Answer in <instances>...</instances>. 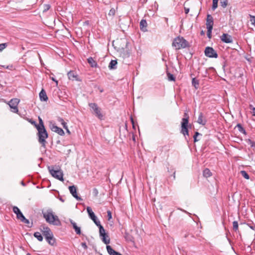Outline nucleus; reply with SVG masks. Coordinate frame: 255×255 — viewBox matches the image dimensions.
Instances as JSON below:
<instances>
[{
	"instance_id": "obj_28",
	"label": "nucleus",
	"mask_w": 255,
	"mask_h": 255,
	"mask_svg": "<svg viewBox=\"0 0 255 255\" xmlns=\"http://www.w3.org/2000/svg\"><path fill=\"white\" fill-rule=\"evenodd\" d=\"M33 235L39 241L41 242L43 241V237L39 232H35Z\"/></svg>"
},
{
	"instance_id": "obj_12",
	"label": "nucleus",
	"mask_w": 255,
	"mask_h": 255,
	"mask_svg": "<svg viewBox=\"0 0 255 255\" xmlns=\"http://www.w3.org/2000/svg\"><path fill=\"white\" fill-rule=\"evenodd\" d=\"M51 129L52 131L57 133L60 135H63L64 134V130L60 128H59L55 125H52L51 126Z\"/></svg>"
},
{
	"instance_id": "obj_17",
	"label": "nucleus",
	"mask_w": 255,
	"mask_h": 255,
	"mask_svg": "<svg viewBox=\"0 0 255 255\" xmlns=\"http://www.w3.org/2000/svg\"><path fill=\"white\" fill-rule=\"evenodd\" d=\"M107 252L110 255H122L121 253L115 251L110 246L106 247Z\"/></svg>"
},
{
	"instance_id": "obj_29",
	"label": "nucleus",
	"mask_w": 255,
	"mask_h": 255,
	"mask_svg": "<svg viewBox=\"0 0 255 255\" xmlns=\"http://www.w3.org/2000/svg\"><path fill=\"white\" fill-rule=\"evenodd\" d=\"M57 120L62 124V125L65 129H67V123L64 121V120L62 118H58Z\"/></svg>"
},
{
	"instance_id": "obj_18",
	"label": "nucleus",
	"mask_w": 255,
	"mask_h": 255,
	"mask_svg": "<svg viewBox=\"0 0 255 255\" xmlns=\"http://www.w3.org/2000/svg\"><path fill=\"white\" fill-rule=\"evenodd\" d=\"M39 95L41 101L46 102L48 99L46 93L43 89H42Z\"/></svg>"
},
{
	"instance_id": "obj_22",
	"label": "nucleus",
	"mask_w": 255,
	"mask_h": 255,
	"mask_svg": "<svg viewBox=\"0 0 255 255\" xmlns=\"http://www.w3.org/2000/svg\"><path fill=\"white\" fill-rule=\"evenodd\" d=\"M48 244L50 245L53 246L55 243V240L54 238L53 234L45 239Z\"/></svg>"
},
{
	"instance_id": "obj_43",
	"label": "nucleus",
	"mask_w": 255,
	"mask_h": 255,
	"mask_svg": "<svg viewBox=\"0 0 255 255\" xmlns=\"http://www.w3.org/2000/svg\"><path fill=\"white\" fill-rule=\"evenodd\" d=\"M92 193L94 196L96 197L98 196V195L99 194V191L97 188H94L93 189Z\"/></svg>"
},
{
	"instance_id": "obj_59",
	"label": "nucleus",
	"mask_w": 255,
	"mask_h": 255,
	"mask_svg": "<svg viewBox=\"0 0 255 255\" xmlns=\"http://www.w3.org/2000/svg\"><path fill=\"white\" fill-rule=\"evenodd\" d=\"M100 91L101 93H102L104 91V90H103V89H102L100 90Z\"/></svg>"
},
{
	"instance_id": "obj_25",
	"label": "nucleus",
	"mask_w": 255,
	"mask_h": 255,
	"mask_svg": "<svg viewBox=\"0 0 255 255\" xmlns=\"http://www.w3.org/2000/svg\"><path fill=\"white\" fill-rule=\"evenodd\" d=\"M87 211L88 213V215L90 217V218L92 219L93 218H94L95 217H96L94 214V213L93 212L92 209L90 207H88L87 208Z\"/></svg>"
},
{
	"instance_id": "obj_37",
	"label": "nucleus",
	"mask_w": 255,
	"mask_h": 255,
	"mask_svg": "<svg viewBox=\"0 0 255 255\" xmlns=\"http://www.w3.org/2000/svg\"><path fill=\"white\" fill-rule=\"evenodd\" d=\"M233 230L235 231H237L238 230V223L237 221H235L233 223Z\"/></svg>"
},
{
	"instance_id": "obj_36",
	"label": "nucleus",
	"mask_w": 255,
	"mask_h": 255,
	"mask_svg": "<svg viewBox=\"0 0 255 255\" xmlns=\"http://www.w3.org/2000/svg\"><path fill=\"white\" fill-rule=\"evenodd\" d=\"M12 211L16 215L21 212L19 209L16 206H13L12 207Z\"/></svg>"
},
{
	"instance_id": "obj_44",
	"label": "nucleus",
	"mask_w": 255,
	"mask_h": 255,
	"mask_svg": "<svg viewBox=\"0 0 255 255\" xmlns=\"http://www.w3.org/2000/svg\"><path fill=\"white\" fill-rule=\"evenodd\" d=\"M50 7L51 6L49 4H44L43 12H46L47 10H48L50 9Z\"/></svg>"
},
{
	"instance_id": "obj_26",
	"label": "nucleus",
	"mask_w": 255,
	"mask_h": 255,
	"mask_svg": "<svg viewBox=\"0 0 255 255\" xmlns=\"http://www.w3.org/2000/svg\"><path fill=\"white\" fill-rule=\"evenodd\" d=\"M102 237V241L106 245H108L110 242V239L109 236L106 234V235H103L101 236Z\"/></svg>"
},
{
	"instance_id": "obj_9",
	"label": "nucleus",
	"mask_w": 255,
	"mask_h": 255,
	"mask_svg": "<svg viewBox=\"0 0 255 255\" xmlns=\"http://www.w3.org/2000/svg\"><path fill=\"white\" fill-rule=\"evenodd\" d=\"M69 189L70 193L72 195V196L76 198L78 201H82V199L78 196L77 193V189L76 186L74 185L70 186L69 187Z\"/></svg>"
},
{
	"instance_id": "obj_57",
	"label": "nucleus",
	"mask_w": 255,
	"mask_h": 255,
	"mask_svg": "<svg viewBox=\"0 0 255 255\" xmlns=\"http://www.w3.org/2000/svg\"><path fill=\"white\" fill-rule=\"evenodd\" d=\"M21 184L23 186H25V184L23 181H21Z\"/></svg>"
},
{
	"instance_id": "obj_52",
	"label": "nucleus",
	"mask_w": 255,
	"mask_h": 255,
	"mask_svg": "<svg viewBox=\"0 0 255 255\" xmlns=\"http://www.w3.org/2000/svg\"><path fill=\"white\" fill-rule=\"evenodd\" d=\"M131 123L132 124V127H133V128H135V126H134V122H133V120L132 118H131Z\"/></svg>"
},
{
	"instance_id": "obj_41",
	"label": "nucleus",
	"mask_w": 255,
	"mask_h": 255,
	"mask_svg": "<svg viewBox=\"0 0 255 255\" xmlns=\"http://www.w3.org/2000/svg\"><path fill=\"white\" fill-rule=\"evenodd\" d=\"M25 217L24 216V215H23V214L22 213V212L19 213V214H17L16 215V218L17 219L19 220L20 221H21V220H22Z\"/></svg>"
},
{
	"instance_id": "obj_38",
	"label": "nucleus",
	"mask_w": 255,
	"mask_h": 255,
	"mask_svg": "<svg viewBox=\"0 0 255 255\" xmlns=\"http://www.w3.org/2000/svg\"><path fill=\"white\" fill-rule=\"evenodd\" d=\"M219 0H213L212 9L215 10L218 6V2Z\"/></svg>"
},
{
	"instance_id": "obj_30",
	"label": "nucleus",
	"mask_w": 255,
	"mask_h": 255,
	"mask_svg": "<svg viewBox=\"0 0 255 255\" xmlns=\"http://www.w3.org/2000/svg\"><path fill=\"white\" fill-rule=\"evenodd\" d=\"M167 76L168 81H175V77H174V76L173 74H172L169 72H167Z\"/></svg>"
},
{
	"instance_id": "obj_61",
	"label": "nucleus",
	"mask_w": 255,
	"mask_h": 255,
	"mask_svg": "<svg viewBox=\"0 0 255 255\" xmlns=\"http://www.w3.org/2000/svg\"><path fill=\"white\" fill-rule=\"evenodd\" d=\"M67 130V131L68 132V133H70V131L68 129V128H67V129H66Z\"/></svg>"
},
{
	"instance_id": "obj_24",
	"label": "nucleus",
	"mask_w": 255,
	"mask_h": 255,
	"mask_svg": "<svg viewBox=\"0 0 255 255\" xmlns=\"http://www.w3.org/2000/svg\"><path fill=\"white\" fill-rule=\"evenodd\" d=\"M21 222L26 224L28 228H31L33 226V223L30 222L29 220L25 218V217L21 220Z\"/></svg>"
},
{
	"instance_id": "obj_13",
	"label": "nucleus",
	"mask_w": 255,
	"mask_h": 255,
	"mask_svg": "<svg viewBox=\"0 0 255 255\" xmlns=\"http://www.w3.org/2000/svg\"><path fill=\"white\" fill-rule=\"evenodd\" d=\"M197 122L202 126H205L207 123V120L204 117L202 113H200Z\"/></svg>"
},
{
	"instance_id": "obj_34",
	"label": "nucleus",
	"mask_w": 255,
	"mask_h": 255,
	"mask_svg": "<svg viewBox=\"0 0 255 255\" xmlns=\"http://www.w3.org/2000/svg\"><path fill=\"white\" fill-rule=\"evenodd\" d=\"M241 175L246 179H249L250 178V176L249 174L246 171L242 170L241 171Z\"/></svg>"
},
{
	"instance_id": "obj_10",
	"label": "nucleus",
	"mask_w": 255,
	"mask_h": 255,
	"mask_svg": "<svg viewBox=\"0 0 255 255\" xmlns=\"http://www.w3.org/2000/svg\"><path fill=\"white\" fill-rule=\"evenodd\" d=\"M40 229L45 239L53 235L50 228L47 226H43Z\"/></svg>"
},
{
	"instance_id": "obj_64",
	"label": "nucleus",
	"mask_w": 255,
	"mask_h": 255,
	"mask_svg": "<svg viewBox=\"0 0 255 255\" xmlns=\"http://www.w3.org/2000/svg\"><path fill=\"white\" fill-rule=\"evenodd\" d=\"M184 212H185V213H187V214H189V213H188L187 211H184Z\"/></svg>"
},
{
	"instance_id": "obj_45",
	"label": "nucleus",
	"mask_w": 255,
	"mask_h": 255,
	"mask_svg": "<svg viewBox=\"0 0 255 255\" xmlns=\"http://www.w3.org/2000/svg\"><path fill=\"white\" fill-rule=\"evenodd\" d=\"M199 134H200V133H199L198 132H197V131H196V132L195 133V134H194V135L193 136V138H194V141L195 142H196V141H198L199 140V139H198L197 138V136H198V135H199Z\"/></svg>"
},
{
	"instance_id": "obj_5",
	"label": "nucleus",
	"mask_w": 255,
	"mask_h": 255,
	"mask_svg": "<svg viewBox=\"0 0 255 255\" xmlns=\"http://www.w3.org/2000/svg\"><path fill=\"white\" fill-rule=\"evenodd\" d=\"M48 169L50 173L53 177L61 181H64L63 174L61 170H55L53 167L50 168V167H48Z\"/></svg>"
},
{
	"instance_id": "obj_8",
	"label": "nucleus",
	"mask_w": 255,
	"mask_h": 255,
	"mask_svg": "<svg viewBox=\"0 0 255 255\" xmlns=\"http://www.w3.org/2000/svg\"><path fill=\"white\" fill-rule=\"evenodd\" d=\"M205 54L210 58H217L218 54L216 51L211 47H207L205 50Z\"/></svg>"
},
{
	"instance_id": "obj_27",
	"label": "nucleus",
	"mask_w": 255,
	"mask_h": 255,
	"mask_svg": "<svg viewBox=\"0 0 255 255\" xmlns=\"http://www.w3.org/2000/svg\"><path fill=\"white\" fill-rule=\"evenodd\" d=\"M192 84L195 88V89H197L199 85V80L196 79L195 78H193L192 79Z\"/></svg>"
},
{
	"instance_id": "obj_4",
	"label": "nucleus",
	"mask_w": 255,
	"mask_h": 255,
	"mask_svg": "<svg viewBox=\"0 0 255 255\" xmlns=\"http://www.w3.org/2000/svg\"><path fill=\"white\" fill-rule=\"evenodd\" d=\"M184 117L182 119L180 132L183 134L185 137H186V135H189V131L188 129L189 116L186 113H185Z\"/></svg>"
},
{
	"instance_id": "obj_58",
	"label": "nucleus",
	"mask_w": 255,
	"mask_h": 255,
	"mask_svg": "<svg viewBox=\"0 0 255 255\" xmlns=\"http://www.w3.org/2000/svg\"><path fill=\"white\" fill-rule=\"evenodd\" d=\"M126 55L127 56V57H129V53L128 52H127V54H126Z\"/></svg>"
},
{
	"instance_id": "obj_3",
	"label": "nucleus",
	"mask_w": 255,
	"mask_h": 255,
	"mask_svg": "<svg viewBox=\"0 0 255 255\" xmlns=\"http://www.w3.org/2000/svg\"><path fill=\"white\" fill-rule=\"evenodd\" d=\"M172 46L176 49H180L188 47L189 43L183 37L179 36L174 39L172 42Z\"/></svg>"
},
{
	"instance_id": "obj_50",
	"label": "nucleus",
	"mask_w": 255,
	"mask_h": 255,
	"mask_svg": "<svg viewBox=\"0 0 255 255\" xmlns=\"http://www.w3.org/2000/svg\"><path fill=\"white\" fill-rule=\"evenodd\" d=\"M3 67H5L6 69H11L13 67V66L11 65L7 66L6 67H5V66H3Z\"/></svg>"
},
{
	"instance_id": "obj_62",
	"label": "nucleus",
	"mask_w": 255,
	"mask_h": 255,
	"mask_svg": "<svg viewBox=\"0 0 255 255\" xmlns=\"http://www.w3.org/2000/svg\"><path fill=\"white\" fill-rule=\"evenodd\" d=\"M60 200L62 201V202H64V200L62 199V198H60Z\"/></svg>"
},
{
	"instance_id": "obj_16",
	"label": "nucleus",
	"mask_w": 255,
	"mask_h": 255,
	"mask_svg": "<svg viewBox=\"0 0 255 255\" xmlns=\"http://www.w3.org/2000/svg\"><path fill=\"white\" fill-rule=\"evenodd\" d=\"M213 18L210 14H208L206 19V26L207 27H212L213 25Z\"/></svg>"
},
{
	"instance_id": "obj_55",
	"label": "nucleus",
	"mask_w": 255,
	"mask_h": 255,
	"mask_svg": "<svg viewBox=\"0 0 255 255\" xmlns=\"http://www.w3.org/2000/svg\"><path fill=\"white\" fill-rule=\"evenodd\" d=\"M51 79H52V80H53V81H55V82L56 83V84H58V81H57L56 80H55V79H54L53 77H52V78H51Z\"/></svg>"
},
{
	"instance_id": "obj_33",
	"label": "nucleus",
	"mask_w": 255,
	"mask_h": 255,
	"mask_svg": "<svg viewBox=\"0 0 255 255\" xmlns=\"http://www.w3.org/2000/svg\"><path fill=\"white\" fill-rule=\"evenodd\" d=\"M228 0H220V3L221 6L225 8L228 5Z\"/></svg>"
},
{
	"instance_id": "obj_7",
	"label": "nucleus",
	"mask_w": 255,
	"mask_h": 255,
	"mask_svg": "<svg viewBox=\"0 0 255 255\" xmlns=\"http://www.w3.org/2000/svg\"><path fill=\"white\" fill-rule=\"evenodd\" d=\"M19 102V100L16 98L12 99L9 101L8 105L10 108L12 109L11 110L12 112L14 113H18V110L17 108V105Z\"/></svg>"
},
{
	"instance_id": "obj_1",
	"label": "nucleus",
	"mask_w": 255,
	"mask_h": 255,
	"mask_svg": "<svg viewBox=\"0 0 255 255\" xmlns=\"http://www.w3.org/2000/svg\"><path fill=\"white\" fill-rule=\"evenodd\" d=\"M39 124L36 125V128L38 130V141L42 146L45 147L46 141V138L48 137V133L45 128L42 119L39 117Z\"/></svg>"
},
{
	"instance_id": "obj_21",
	"label": "nucleus",
	"mask_w": 255,
	"mask_h": 255,
	"mask_svg": "<svg viewBox=\"0 0 255 255\" xmlns=\"http://www.w3.org/2000/svg\"><path fill=\"white\" fill-rule=\"evenodd\" d=\"M117 61L116 60H112L109 65V68L111 70L117 69Z\"/></svg>"
},
{
	"instance_id": "obj_48",
	"label": "nucleus",
	"mask_w": 255,
	"mask_h": 255,
	"mask_svg": "<svg viewBox=\"0 0 255 255\" xmlns=\"http://www.w3.org/2000/svg\"><path fill=\"white\" fill-rule=\"evenodd\" d=\"M108 220H110L112 218V213L111 211H108L107 212Z\"/></svg>"
},
{
	"instance_id": "obj_32",
	"label": "nucleus",
	"mask_w": 255,
	"mask_h": 255,
	"mask_svg": "<svg viewBox=\"0 0 255 255\" xmlns=\"http://www.w3.org/2000/svg\"><path fill=\"white\" fill-rule=\"evenodd\" d=\"M237 127L238 128V130L241 132L243 133L244 134H246V131L245 129H244V128L242 127V126L241 124H238L237 125Z\"/></svg>"
},
{
	"instance_id": "obj_42",
	"label": "nucleus",
	"mask_w": 255,
	"mask_h": 255,
	"mask_svg": "<svg viewBox=\"0 0 255 255\" xmlns=\"http://www.w3.org/2000/svg\"><path fill=\"white\" fill-rule=\"evenodd\" d=\"M6 46H7L6 43H4L0 44V51H2L4 48H6Z\"/></svg>"
},
{
	"instance_id": "obj_49",
	"label": "nucleus",
	"mask_w": 255,
	"mask_h": 255,
	"mask_svg": "<svg viewBox=\"0 0 255 255\" xmlns=\"http://www.w3.org/2000/svg\"><path fill=\"white\" fill-rule=\"evenodd\" d=\"M184 10H185V13L186 14H187V13H188V12H189V10H190V9H189V8L185 7H184Z\"/></svg>"
},
{
	"instance_id": "obj_40",
	"label": "nucleus",
	"mask_w": 255,
	"mask_h": 255,
	"mask_svg": "<svg viewBox=\"0 0 255 255\" xmlns=\"http://www.w3.org/2000/svg\"><path fill=\"white\" fill-rule=\"evenodd\" d=\"M249 16L250 17V21L251 22V24L252 25H255V16L250 14Z\"/></svg>"
},
{
	"instance_id": "obj_15",
	"label": "nucleus",
	"mask_w": 255,
	"mask_h": 255,
	"mask_svg": "<svg viewBox=\"0 0 255 255\" xmlns=\"http://www.w3.org/2000/svg\"><path fill=\"white\" fill-rule=\"evenodd\" d=\"M69 221H70V223L72 225V227H73V229H74L77 235H80L81 234L80 227L77 226V224L74 221H73L72 220L70 219Z\"/></svg>"
},
{
	"instance_id": "obj_56",
	"label": "nucleus",
	"mask_w": 255,
	"mask_h": 255,
	"mask_svg": "<svg viewBox=\"0 0 255 255\" xmlns=\"http://www.w3.org/2000/svg\"><path fill=\"white\" fill-rule=\"evenodd\" d=\"M250 228L253 230H255V226H250Z\"/></svg>"
},
{
	"instance_id": "obj_23",
	"label": "nucleus",
	"mask_w": 255,
	"mask_h": 255,
	"mask_svg": "<svg viewBox=\"0 0 255 255\" xmlns=\"http://www.w3.org/2000/svg\"><path fill=\"white\" fill-rule=\"evenodd\" d=\"M203 175L204 177L208 178L212 176V172L208 168H206L203 171Z\"/></svg>"
},
{
	"instance_id": "obj_31",
	"label": "nucleus",
	"mask_w": 255,
	"mask_h": 255,
	"mask_svg": "<svg viewBox=\"0 0 255 255\" xmlns=\"http://www.w3.org/2000/svg\"><path fill=\"white\" fill-rule=\"evenodd\" d=\"M99 234L100 237L103 235H106V233H105V230L104 227L101 225L99 227Z\"/></svg>"
},
{
	"instance_id": "obj_11",
	"label": "nucleus",
	"mask_w": 255,
	"mask_h": 255,
	"mask_svg": "<svg viewBox=\"0 0 255 255\" xmlns=\"http://www.w3.org/2000/svg\"><path fill=\"white\" fill-rule=\"evenodd\" d=\"M221 40L226 43H231L233 42V39L231 35L227 33H223L221 36Z\"/></svg>"
},
{
	"instance_id": "obj_2",
	"label": "nucleus",
	"mask_w": 255,
	"mask_h": 255,
	"mask_svg": "<svg viewBox=\"0 0 255 255\" xmlns=\"http://www.w3.org/2000/svg\"><path fill=\"white\" fill-rule=\"evenodd\" d=\"M43 216L47 222L54 225L59 226L61 223L57 216H55L52 211H47L43 214Z\"/></svg>"
},
{
	"instance_id": "obj_20",
	"label": "nucleus",
	"mask_w": 255,
	"mask_h": 255,
	"mask_svg": "<svg viewBox=\"0 0 255 255\" xmlns=\"http://www.w3.org/2000/svg\"><path fill=\"white\" fill-rule=\"evenodd\" d=\"M147 22L145 19H142L140 22V28L142 31H146Z\"/></svg>"
},
{
	"instance_id": "obj_39",
	"label": "nucleus",
	"mask_w": 255,
	"mask_h": 255,
	"mask_svg": "<svg viewBox=\"0 0 255 255\" xmlns=\"http://www.w3.org/2000/svg\"><path fill=\"white\" fill-rule=\"evenodd\" d=\"M207 36L208 38H211V33H212V30L213 29L212 27H207Z\"/></svg>"
},
{
	"instance_id": "obj_19",
	"label": "nucleus",
	"mask_w": 255,
	"mask_h": 255,
	"mask_svg": "<svg viewBox=\"0 0 255 255\" xmlns=\"http://www.w3.org/2000/svg\"><path fill=\"white\" fill-rule=\"evenodd\" d=\"M88 63L90 65L91 67L93 68H96L98 67V64L97 62L94 60V59L90 57L87 59Z\"/></svg>"
},
{
	"instance_id": "obj_35",
	"label": "nucleus",
	"mask_w": 255,
	"mask_h": 255,
	"mask_svg": "<svg viewBox=\"0 0 255 255\" xmlns=\"http://www.w3.org/2000/svg\"><path fill=\"white\" fill-rule=\"evenodd\" d=\"M92 220L98 227L101 225L100 221L97 219V217L92 219Z\"/></svg>"
},
{
	"instance_id": "obj_14",
	"label": "nucleus",
	"mask_w": 255,
	"mask_h": 255,
	"mask_svg": "<svg viewBox=\"0 0 255 255\" xmlns=\"http://www.w3.org/2000/svg\"><path fill=\"white\" fill-rule=\"evenodd\" d=\"M68 78L72 81H79L78 76L76 72L74 71H70L67 74Z\"/></svg>"
},
{
	"instance_id": "obj_54",
	"label": "nucleus",
	"mask_w": 255,
	"mask_h": 255,
	"mask_svg": "<svg viewBox=\"0 0 255 255\" xmlns=\"http://www.w3.org/2000/svg\"><path fill=\"white\" fill-rule=\"evenodd\" d=\"M253 115L255 116V108H253Z\"/></svg>"
},
{
	"instance_id": "obj_51",
	"label": "nucleus",
	"mask_w": 255,
	"mask_h": 255,
	"mask_svg": "<svg viewBox=\"0 0 255 255\" xmlns=\"http://www.w3.org/2000/svg\"><path fill=\"white\" fill-rule=\"evenodd\" d=\"M29 122L33 125H34L35 127H36V125H37L36 123V122L35 121H32L31 120H30L29 121Z\"/></svg>"
},
{
	"instance_id": "obj_6",
	"label": "nucleus",
	"mask_w": 255,
	"mask_h": 255,
	"mask_svg": "<svg viewBox=\"0 0 255 255\" xmlns=\"http://www.w3.org/2000/svg\"><path fill=\"white\" fill-rule=\"evenodd\" d=\"M89 106L90 108L93 110L96 116L99 119L102 120L103 115L101 113V110L98 107L97 104L96 103H90Z\"/></svg>"
},
{
	"instance_id": "obj_53",
	"label": "nucleus",
	"mask_w": 255,
	"mask_h": 255,
	"mask_svg": "<svg viewBox=\"0 0 255 255\" xmlns=\"http://www.w3.org/2000/svg\"><path fill=\"white\" fill-rule=\"evenodd\" d=\"M112 13V14H114L115 13V10L114 9H111L110 11V13L109 14H111Z\"/></svg>"
},
{
	"instance_id": "obj_60",
	"label": "nucleus",
	"mask_w": 255,
	"mask_h": 255,
	"mask_svg": "<svg viewBox=\"0 0 255 255\" xmlns=\"http://www.w3.org/2000/svg\"><path fill=\"white\" fill-rule=\"evenodd\" d=\"M175 172H174V175H173V178H174V179H175Z\"/></svg>"
},
{
	"instance_id": "obj_63",
	"label": "nucleus",
	"mask_w": 255,
	"mask_h": 255,
	"mask_svg": "<svg viewBox=\"0 0 255 255\" xmlns=\"http://www.w3.org/2000/svg\"><path fill=\"white\" fill-rule=\"evenodd\" d=\"M26 255H31L30 253H27Z\"/></svg>"
},
{
	"instance_id": "obj_47",
	"label": "nucleus",
	"mask_w": 255,
	"mask_h": 255,
	"mask_svg": "<svg viewBox=\"0 0 255 255\" xmlns=\"http://www.w3.org/2000/svg\"><path fill=\"white\" fill-rule=\"evenodd\" d=\"M81 246L82 247L85 249V250H87V248H88V247L87 246V244L86 243L84 242V243H81Z\"/></svg>"
},
{
	"instance_id": "obj_46",
	"label": "nucleus",
	"mask_w": 255,
	"mask_h": 255,
	"mask_svg": "<svg viewBox=\"0 0 255 255\" xmlns=\"http://www.w3.org/2000/svg\"><path fill=\"white\" fill-rule=\"evenodd\" d=\"M248 143L251 145L252 147L255 146V142L252 141L251 139H249L248 140Z\"/></svg>"
}]
</instances>
